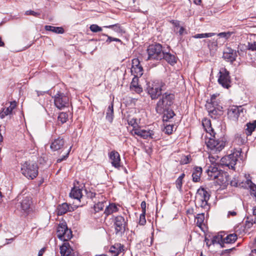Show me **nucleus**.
Returning a JSON list of instances; mask_svg holds the SVG:
<instances>
[{"label": "nucleus", "mask_w": 256, "mask_h": 256, "mask_svg": "<svg viewBox=\"0 0 256 256\" xmlns=\"http://www.w3.org/2000/svg\"><path fill=\"white\" fill-rule=\"evenodd\" d=\"M202 125L206 132L209 133L210 136V138L208 137L206 140L205 143L207 147L213 152H220L226 146V139L224 138L220 139L216 138V134L211 126V122L210 120H204Z\"/></svg>", "instance_id": "nucleus-1"}, {"label": "nucleus", "mask_w": 256, "mask_h": 256, "mask_svg": "<svg viewBox=\"0 0 256 256\" xmlns=\"http://www.w3.org/2000/svg\"><path fill=\"white\" fill-rule=\"evenodd\" d=\"M210 194L206 188L200 187L196 193L195 203L198 208H201L204 212H208L210 208V205L208 203Z\"/></svg>", "instance_id": "nucleus-2"}, {"label": "nucleus", "mask_w": 256, "mask_h": 256, "mask_svg": "<svg viewBox=\"0 0 256 256\" xmlns=\"http://www.w3.org/2000/svg\"><path fill=\"white\" fill-rule=\"evenodd\" d=\"M241 148L234 149L232 154L224 156L221 158L220 164L228 166L229 168L235 170L234 166L237 162H240V161L242 160V156H241Z\"/></svg>", "instance_id": "nucleus-3"}, {"label": "nucleus", "mask_w": 256, "mask_h": 256, "mask_svg": "<svg viewBox=\"0 0 256 256\" xmlns=\"http://www.w3.org/2000/svg\"><path fill=\"white\" fill-rule=\"evenodd\" d=\"M174 95L172 93L166 92L162 94L161 98L157 102L156 110L157 113L162 114L166 110H168L173 104Z\"/></svg>", "instance_id": "nucleus-4"}, {"label": "nucleus", "mask_w": 256, "mask_h": 256, "mask_svg": "<svg viewBox=\"0 0 256 256\" xmlns=\"http://www.w3.org/2000/svg\"><path fill=\"white\" fill-rule=\"evenodd\" d=\"M166 90V84L162 80H157L149 85L147 88L148 93L152 100H156L162 95V92Z\"/></svg>", "instance_id": "nucleus-5"}, {"label": "nucleus", "mask_w": 256, "mask_h": 256, "mask_svg": "<svg viewBox=\"0 0 256 256\" xmlns=\"http://www.w3.org/2000/svg\"><path fill=\"white\" fill-rule=\"evenodd\" d=\"M22 174L28 179L33 180L38 174V167L35 162H26L22 165Z\"/></svg>", "instance_id": "nucleus-6"}, {"label": "nucleus", "mask_w": 256, "mask_h": 256, "mask_svg": "<svg viewBox=\"0 0 256 256\" xmlns=\"http://www.w3.org/2000/svg\"><path fill=\"white\" fill-rule=\"evenodd\" d=\"M148 57L146 60H161L164 55L162 46L159 44L150 45L148 49Z\"/></svg>", "instance_id": "nucleus-7"}, {"label": "nucleus", "mask_w": 256, "mask_h": 256, "mask_svg": "<svg viewBox=\"0 0 256 256\" xmlns=\"http://www.w3.org/2000/svg\"><path fill=\"white\" fill-rule=\"evenodd\" d=\"M112 222L116 234L122 236L126 231L127 220L122 216H114Z\"/></svg>", "instance_id": "nucleus-8"}, {"label": "nucleus", "mask_w": 256, "mask_h": 256, "mask_svg": "<svg viewBox=\"0 0 256 256\" xmlns=\"http://www.w3.org/2000/svg\"><path fill=\"white\" fill-rule=\"evenodd\" d=\"M57 236L64 242H68L72 238V232L68 228L66 222L60 224L57 228Z\"/></svg>", "instance_id": "nucleus-9"}, {"label": "nucleus", "mask_w": 256, "mask_h": 256, "mask_svg": "<svg viewBox=\"0 0 256 256\" xmlns=\"http://www.w3.org/2000/svg\"><path fill=\"white\" fill-rule=\"evenodd\" d=\"M54 105L60 110L68 106L69 98L64 93L58 92L54 96Z\"/></svg>", "instance_id": "nucleus-10"}, {"label": "nucleus", "mask_w": 256, "mask_h": 256, "mask_svg": "<svg viewBox=\"0 0 256 256\" xmlns=\"http://www.w3.org/2000/svg\"><path fill=\"white\" fill-rule=\"evenodd\" d=\"M219 77L218 82L223 88H228L230 86V78L229 72L226 69L223 68L219 72Z\"/></svg>", "instance_id": "nucleus-11"}, {"label": "nucleus", "mask_w": 256, "mask_h": 256, "mask_svg": "<svg viewBox=\"0 0 256 256\" xmlns=\"http://www.w3.org/2000/svg\"><path fill=\"white\" fill-rule=\"evenodd\" d=\"M132 134H136L144 139L152 138L156 139L154 136V132L152 130H146L140 128H134L132 130Z\"/></svg>", "instance_id": "nucleus-12"}, {"label": "nucleus", "mask_w": 256, "mask_h": 256, "mask_svg": "<svg viewBox=\"0 0 256 256\" xmlns=\"http://www.w3.org/2000/svg\"><path fill=\"white\" fill-rule=\"evenodd\" d=\"M106 203V202L103 200L102 202H98L94 205L91 211V215L93 218L97 219L102 216V212L105 206L104 204Z\"/></svg>", "instance_id": "nucleus-13"}, {"label": "nucleus", "mask_w": 256, "mask_h": 256, "mask_svg": "<svg viewBox=\"0 0 256 256\" xmlns=\"http://www.w3.org/2000/svg\"><path fill=\"white\" fill-rule=\"evenodd\" d=\"M243 108L241 106H232L228 110V116L230 120L236 121L240 116V113L242 112Z\"/></svg>", "instance_id": "nucleus-14"}, {"label": "nucleus", "mask_w": 256, "mask_h": 256, "mask_svg": "<svg viewBox=\"0 0 256 256\" xmlns=\"http://www.w3.org/2000/svg\"><path fill=\"white\" fill-rule=\"evenodd\" d=\"M131 73L134 76H141L143 74V68L140 65V62L138 58L132 60Z\"/></svg>", "instance_id": "nucleus-15"}, {"label": "nucleus", "mask_w": 256, "mask_h": 256, "mask_svg": "<svg viewBox=\"0 0 256 256\" xmlns=\"http://www.w3.org/2000/svg\"><path fill=\"white\" fill-rule=\"evenodd\" d=\"M213 180H216V182L220 185L226 186L229 182V176L226 172L222 170L216 175H213Z\"/></svg>", "instance_id": "nucleus-16"}, {"label": "nucleus", "mask_w": 256, "mask_h": 256, "mask_svg": "<svg viewBox=\"0 0 256 256\" xmlns=\"http://www.w3.org/2000/svg\"><path fill=\"white\" fill-rule=\"evenodd\" d=\"M237 56L236 51L230 48H227L225 49L223 53V58L227 62H234Z\"/></svg>", "instance_id": "nucleus-17"}, {"label": "nucleus", "mask_w": 256, "mask_h": 256, "mask_svg": "<svg viewBox=\"0 0 256 256\" xmlns=\"http://www.w3.org/2000/svg\"><path fill=\"white\" fill-rule=\"evenodd\" d=\"M240 185L244 188L250 189L252 191L251 195L253 194L254 196L256 201V185L252 182L250 179L246 178V182H242Z\"/></svg>", "instance_id": "nucleus-18"}, {"label": "nucleus", "mask_w": 256, "mask_h": 256, "mask_svg": "<svg viewBox=\"0 0 256 256\" xmlns=\"http://www.w3.org/2000/svg\"><path fill=\"white\" fill-rule=\"evenodd\" d=\"M32 204V199L30 197L26 196L22 198V200L20 202V208L24 212H27L30 208Z\"/></svg>", "instance_id": "nucleus-19"}, {"label": "nucleus", "mask_w": 256, "mask_h": 256, "mask_svg": "<svg viewBox=\"0 0 256 256\" xmlns=\"http://www.w3.org/2000/svg\"><path fill=\"white\" fill-rule=\"evenodd\" d=\"M110 158L112 160V165L116 168L120 166V156L119 154L114 151L112 152L110 154Z\"/></svg>", "instance_id": "nucleus-20"}, {"label": "nucleus", "mask_w": 256, "mask_h": 256, "mask_svg": "<svg viewBox=\"0 0 256 256\" xmlns=\"http://www.w3.org/2000/svg\"><path fill=\"white\" fill-rule=\"evenodd\" d=\"M64 144V141L63 138H58L55 139L51 144L50 148L56 151L62 148Z\"/></svg>", "instance_id": "nucleus-21"}, {"label": "nucleus", "mask_w": 256, "mask_h": 256, "mask_svg": "<svg viewBox=\"0 0 256 256\" xmlns=\"http://www.w3.org/2000/svg\"><path fill=\"white\" fill-rule=\"evenodd\" d=\"M124 246L120 243H116L110 246V252L114 256H118L120 252L124 251Z\"/></svg>", "instance_id": "nucleus-22"}, {"label": "nucleus", "mask_w": 256, "mask_h": 256, "mask_svg": "<svg viewBox=\"0 0 256 256\" xmlns=\"http://www.w3.org/2000/svg\"><path fill=\"white\" fill-rule=\"evenodd\" d=\"M16 106V103L15 101L10 102V106L6 108H4L0 112V118H3L5 116L10 114L12 113V111Z\"/></svg>", "instance_id": "nucleus-23"}, {"label": "nucleus", "mask_w": 256, "mask_h": 256, "mask_svg": "<svg viewBox=\"0 0 256 256\" xmlns=\"http://www.w3.org/2000/svg\"><path fill=\"white\" fill-rule=\"evenodd\" d=\"M118 208L116 204H110L108 206H106V209L104 212V214H105V218H106L108 216L118 212Z\"/></svg>", "instance_id": "nucleus-24"}, {"label": "nucleus", "mask_w": 256, "mask_h": 256, "mask_svg": "<svg viewBox=\"0 0 256 256\" xmlns=\"http://www.w3.org/2000/svg\"><path fill=\"white\" fill-rule=\"evenodd\" d=\"M72 248L68 242H65L60 246V253L61 256H69L72 252Z\"/></svg>", "instance_id": "nucleus-25"}, {"label": "nucleus", "mask_w": 256, "mask_h": 256, "mask_svg": "<svg viewBox=\"0 0 256 256\" xmlns=\"http://www.w3.org/2000/svg\"><path fill=\"white\" fill-rule=\"evenodd\" d=\"M222 107L218 105V106L212 109V110L210 111L208 113L210 116L216 119L218 116L222 114Z\"/></svg>", "instance_id": "nucleus-26"}, {"label": "nucleus", "mask_w": 256, "mask_h": 256, "mask_svg": "<svg viewBox=\"0 0 256 256\" xmlns=\"http://www.w3.org/2000/svg\"><path fill=\"white\" fill-rule=\"evenodd\" d=\"M202 171V170L201 167L196 166L194 168L192 174L193 182H198L200 180Z\"/></svg>", "instance_id": "nucleus-27"}, {"label": "nucleus", "mask_w": 256, "mask_h": 256, "mask_svg": "<svg viewBox=\"0 0 256 256\" xmlns=\"http://www.w3.org/2000/svg\"><path fill=\"white\" fill-rule=\"evenodd\" d=\"M70 196L74 199L80 200L82 197V190L78 187H74L70 194Z\"/></svg>", "instance_id": "nucleus-28"}, {"label": "nucleus", "mask_w": 256, "mask_h": 256, "mask_svg": "<svg viewBox=\"0 0 256 256\" xmlns=\"http://www.w3.org/2000/svg\"><path fill=\"white\" fill-rule=\"evenodd\" d=\"M237 236L235 234H230L226 238H223L222 240V244H220L222 247H225V244L234 243L237 240Z\"/></svg>", "instance_id": "nucleus-29"}, {"label": "nucleus", "mask_w": 256, "mask_h": 256, "mask_svg": "<svg viewBox=\"0 0 256 256\" xmlns=\"http://www.w3.org/2000/svg\"><path fill=\"white\" fill-rule=\"evenodd\" d=\"M162 58L164 59L171 65H174L176 62V58L175 56L169 52H164Z\"/></svg>", "instance_id": "nucleus-30"}, {"label": "nucleus", "mask_w": 256, "mask_h": 256, "mask_svg": "<svg viewBox=\"0 0 256 256\" xmlns=\"http://www.w3.org/2000/svg\"><path fill=\"white\" fill-rule=\"evenodd\" d=\"M246 128H244L245 133L246 136H250L256 128V120L252 122H248L246 124Z\"/></svg>", "instance_id": "nucleus-31"}, {"label": "nucleus", "mask_w": 256, "mask_h": 256, "mask_svg": "<svg viewBox=\"0 0 256 256\" xmlns=\"http://www.w3.org/2000/svg\"><path fill=\"white\" fill-rule=\"evenodd\" d=\"M216 98V95H212L210 98V102H207L206 104V109L207 110L208 113L210 112V111L212 110V109H214V108H216L218 106L215 101Z\"/></svg>", "instance_id": "nucleus-32"}, {"label": "nucleus", "mask_w": 256, "mask_h": 256, "mask_svg": "<svg viewBox=\"0 0 256 256\" xmlns=\"http://www.w3.org/2000/svg\"><path fill=\"white\" fill-rule=\"evenodd\" d=\"M44 29L47 31H50L56 34H62L64 32V30L62 27L46 26H44Z\"/></svg>", "instance_id": "nucleus-33"}, {"label": "nucleus", "mask_w": 256, "mask_h": 256, "mask_svg": "<svg viewBox=\"0 0 256 256\" xmlns=\"http://www.w3.org/2000/svg\"><path fill=\"white\" fill-rule=\"evenodd\" d=\"M209 166L207 170L208 176L210 178H213V175H216L218 172H220L221 170H218V168L216 167L217 164H212Z\"/></svg>", "instance_id": "nucleus-34"}, {"label": "nucleus", "mask_w": 256, "mask_h": 256, "mask_svg": "<svg viewBox=\"0 0 256 256\" xmlns=\"http://www.w3.org/2000/svg\"><path fill=\"white\" fill-rule=\"evenodd\" d=\"M69 209V206L66 203H63L61 205H59L58 208V215H62L66 214Z\"/></svg>", "instance_id": "nucleus-35"}, {"label": "nucleus", "mask_w": 256, "mask_h": 256, "mask_svg": "<svg viewBox=\"0 0 256 256\" xmlns=\"http://www.w3.org/2000/svg\"><path fill=\"white\" fill-rule=\"evenodd\" d=\"M106 119L110 122H112L113 120L114 116V108H113V104H111L110 106H108L107 110H106Z\"/></svg>", "instance_id": "nucleus-36"}, {"label": "nucleus", "mask_w": 256, "mask_h": 256, "mask_svg": "<svg viewBox=\"0 0 256 256\" xmlns=\"http://www.w3.org/2000/svg\"><path fill=\"white\" fill-rule=\"evenodd\" d=\"M204 212H202L201 214H197V216L196 217L195 222L196 224V225L198 227H201L202 224L204 223Z\"/></svg>", "instance_id": "nucleus-37"}, {"label": "nucleus", "mask_w": 256, "mask_h": 256, "mask_svg": "<svg viewBox=\"0 0 256 256\" xmlns=\"http://www.w3.org/2000/svg\"><path fill=\"white\" fill-rule=\"evenodd\" d=\"M163 113H164V120L165 121H168V120L172 118L175 115L174 111L171 110H170L169 108L166 110Z\"/></svg>", "instance_id": "nucleus-38"}, {"label": "nucleus", "mask_w": 256, "mask_h": 256, "mask_svg": "<svg viewBox=\"0 0 256 256\" xmlns=\"http://www.w3.org/2000/svg\"><path fill=\"white\" fill-rule=\"evenodd\" d=\"M105 27L106 28H111L118 33H124V31L122 28L120 26V24H112V25H110L108 26H106Z\"/></svg>", "instance_id": "nucleus-39"}, {"label": "nucleus", "mask_w": 256, "mask_h": 256, "mask_svg": "<svg viewBox=\"0 0 256 256\" xmlns=\"http://www.w3.org/2000/svg\"><path fill=\"white\" fill-rule=\"evenodd\" d=\"M184 176H185V174L184 173H182L177 178V180L176 181V187L179 190V191H182V181H183V179L184 178Z\"/></svg>", "instance_id": "nucleus-40"}, {"label": "nucleus", "mask_w": 256, "mask_h": 256, "mask_svg": "<svg viewBox=\"0 0 256 256\" xmlns=\"http://www.w3.org/2000/svg\"><path fill=\"white\" fill-rule=\"evenodd\" d=\"M215 35V33L210 32V33H205V34H198L192 37L194 38H209L214 36Z\"/></svg>", "instance_id": "nucleus-41"}, {"label": "nucleus", "mask_w": 256, "mask_h": 256, "mask_svg": "<svg viewBox=\"0 0 256 256\" xmlns=\"http://www.w3.org/2000/svg\"><path fill=\"white\" fill-rule=\"evenodd\" d=\"M218 42L216 40H213L212 41L208 40V46L210 50H216Z\"/></svg>", "instance_id": "nucleus-42"}, {"label": "nucleus", "mask_w": 256, "mask_h": 256, "mask_svg": "<svg viewBox=\"0 0 256 256\" xmlns=\"http://www.w3.org/2000/svg\"><path fill=\"white\" fill-rule=\"evenodd\" d=\"M58 120L62 124L66 122L68 120V114L65 112H60L58 116Z\"/></svg>", "instance_id": "nucleus-43"}, {"label": "nucleus", "mask_w": 256, "mask_h": 256, "mask_svg": "<svg viewBox=\"0 0 256 256\" xmlns=\"http://www.w3.org/2000/svg\"><path fill=\"white\" fill-rule=\"evenodd\" d=\"M191 160L192 158L190 155L184 156L182 157L180 162L182 164H186L190 163Z\"/></svg>", "instance_id": "nucleus-44"}, {"label": "nucleus", "mask_w": 256, "mask_h": 256, "mask_svg": "<svg viewBox=\"0 0 256 256\" xmlns=\"http://www.w3.org/2000/svg\"><path fill=\"white\" fill-rule=\"evenodd\" d=\"M246 182V180L244 182V181L239 182L238 180H236V178H234L233 180H230V184L232 186H239L240 188H242L240 184L242 182Z\"/></svg>", "instance_id": "nucleus-45"}, {"label": "nucleus", "mask_w": 256, "mask_h": 256, "mask_svg": "<svg viewBox=\"0 0 256 256\" xmlns=\"http://www.w3.org/2000/svg\"><path fill=\"white\" fill-rule=\"evenodd\" d=\"M90 30L94 32H97L102 30V28L97 24H92L90 27Z\"/></svg>", "instance_id": "nucleus-46"}, {"label": "nucleus", "mask_w": 256, "mask_h": 256, "mask_svg": "<svg viewBox=\"0 0 256 256\" xmlns=\"http://www.w3.org/2000/svg\"><path fill=\"white\" fill-rule=\"evenodd\" d=\"M139 77L140 76H134L130 83V89L139 85L138 83Z\"/></svg>", "instance_id": "nucleus-47"}, {"label": "nucleus", "mask_w": 256, "mask_h": 256, "mask_svg": "<svg viewBox=\"0 0 256 256\" xmlns=\"http://www.w3.org/2000/svg\"><path fill=\"white\" fill-rule=\"evenodd\" d=\"M146 223V212H142L140 216L139 224L144 226Z\"/></svg>", "instance_id": "nucleus-48"}, {"label": "nucleus", "mask_w": 256, "mask_h": 256, "mask_svg": "<svg viewBox=\"0 0 256 256\" xmlns=\"http://www.w3.org/2000/svg\"><path fill=\"white\" fill-rule=\"evenodd\" d=\"M248 218H247V220H248ZM256 223V219L254 220L252 218L250 220H246V227L250 228L252 227L254 224Z\"/></svg>", "instance_id": "nucleus-49"}, {"label": "nucleus", "mask_w": 256, "mask_h": 256, "mask_svg": "<svg viewBox=\"0 0 256 256\" xmlns=\"http://www.w3.org/2000/svg\"><path fill=\"white\" fill-rule=\"evenodd\" d=\"M219 157L217 156H214L212 155H210L208 156V158L210 160V162H211L212 164H218V162L217 163L216 162L217 159H218Z\"/></svg>", "instance_id": "nucleus-50"}, {"label": "nucleus", "mask_w": 256, "mask_h": 256, "mask_svg": "<svg viewBox=\"0 0 256 256\" xmlns=\"http://www.w3.org/2000/svg\"><path fill=\"white\" fill-rule=\"evenodd\" d=\"M248 49L252 51L256 50V42H248Z\"/></svg>", "instance_id": "nucleus-51"}, {"label": "nucleus", "mask_w": 256, "mask_h": 256, "mask_svg": "<svg viewBox=\"0 0 256 256\" xmlns=\"http://www.w3.org/2000/svg\"><path fill=\"white\" fill-rule=\"evenodd\" d=\"M236 140L238 142V144H244L246 141L245 139L242 138L241 135L238 134L236 135Z\"/></svg>", "instance_id": "nucleus-52"}, {"label": "nucleus", "mask_w": 256, "mask_h": 256, "mask_svg": "<svg viewBox=\"0 0 256 256\" xmlns=\"http://www.w3.org/2000/svg\"><path fill=\"white\" fill-rule=\"evenodd\" d=\"M130 90L138 94L142 92V88L140 85L130 88Z\"/></svg>", "instance_id": "nucleus-53"}, {"label": "nucleus", "mask_w": 256, "mask_h": 256, "mask_svg": "<svg viewBox=\"0 0 256 256\" xmlns=\"http://www.w3.org/2000/svg\"><path fill=\"white\" fill-rule=\"evenodd\" d=\"M222 238L220 237L219 236H213L211 242L212 243V244H214L216 243H219L220 241L221 240Z\"/></svg>", "instance_id": "nucleus-54"}, {"label": "nucleus", "mask_w": 256, "mask_h": 256, "mask_svg": "<svg viewBox=\"0 0 256 256\" xmlns=\"http://www.w3.org/2000/svg\"><path fill=\"white\" fill-rule=\"evenodd\" d=\"M164 131L166 133L168 134H172L173 132V126L171 125L166 126L165 127Z\"/></svg>", "instance_id": "nucleus-55"}, {"label": "nucleus", "mask_w": 256, "mask_h": 256, "mask_svg": "<svg viewBox=\"0 0 256 256\" xmlns=\"http://www.w3.org/2000/svg\"><path fill=\"white\" fill-rule=\"evenodd\" d=\"M26 15H32L35 16H38L40 15V13L35 12L34 11L29 10L26 12Z\"/></svg>", "instance_id": "nucleus-56"}, {"label": "nucleus", "mask_w": 256, "mask_h": 256, "mask_svg": "<svg viewBox=\"0 0 256 256\" xmlns=\"http://www.w3.org/2000/svg\"><path fill=\"white\" fill-rule=\"evenodd\" d=\"M70 148H70V150L68 151L66 155L64 156L62 158H60L57 160L56 162L58 163L62 162V161L65 160L68 157Z\"/></svg>", "instance_id": "nucleus-57"}, {"label": "nucleus", "mask_w": 256, "mask_h": 256, "mask_svg": "<svg viewBox=\"0 0 256 256\" xmlns=\"http://www.w3.org/2000/svg\"><path fill=\"white\" fill-rule=\"evenodd\" d=\"M86 192L87 196L92 199L95 198L96 195V194L95 192H93L90 191L88 192L86 190Z\"/></svg>", "instance_id": "nucleus-58"}, {"label": "nucleus", "mask_w": 256, "mask_h": 256, "mask_svg": "<svg viewBox=\"0 0 256 256\" xmlns=\"http://www.w3.org/2000/svg\"><path fill=\"white\" fill-rule=\"evenodd\" d=\"M141 208L142 209V212H146V202L144 201H143L141 203Z\"/></svg>", "instance_id": "nucleus-59"}, {"label": "nucleus", "mask_w": 256, "mask_h": 256, "mask_svg": "<svg viewBox=\"0 0 256 256\" xmlns=\"http://www.w3.org/2000/svg\"><path fill=\"white\" fill-rule=\"evenodd\" d=\"M204 241L206 243V245L209 247L211 244H212V242L210 240L206 237L205 238Z\"/></svg>", "instance_id": "nucleus-60"}, {"label": "nucleus", "mask_w": 256, "mask_h": 256, "mask_svg": "<svg viewBox=\"0 0 256 256\" xmlns=\"http://www.w3.org/2000/svg\"><path fill=\"white\" fill-rule=\"evenodd\" d=\"M236 215V212L234 211H229L228 212V216L230 217V216H234Z\"/></svg>", "instance_id": "nucleus-61"}, {"label": "nucleus", "mask_w": 256, "mask_h": 256, "mask_svg": "<svg viewBox=\"0 0 256 256\" xmlns=\"http://www.w3.org/2000/svg\"><path fill=\"white\" fill-rule=\"evenodd\" d=\"M234 249V248H229V249H226V250H223L222 252V254H226V253H229L230 251H232Z\"/></svg>", "instance_id": "nucleus-62"}, {"label": "nucleus", "mask_w": 256, "mask_h": 256, "mask_svg": "<svg viewBox=\"0 0 256 256\" xmlns=\"http://www.w3.org/2000/svg\"><path fill=\"white\" fill-rule=\"evenodd\" d=\"M108 37V39L106 40V42L108 43H110V42L113 41L114 38L108 36V35H105Z\"/></svg>", "instance_id": "nucleus-63"}, {"label": "nucleus", "mask_w": 256, "mask_h": 256, "mask_svg": "<svg viewBox=\"0 0 256 256\" xmlns=\"http://www.w3.org/2000/svg\"><path fill=\"white\" fill-rule=\"evenodd\" d=\"M36 94H37L38 96H42V95H44V94H46V91H38V90H36Z\"/></svg>", "instance_id": "nucleus-64"}]
</instances>
